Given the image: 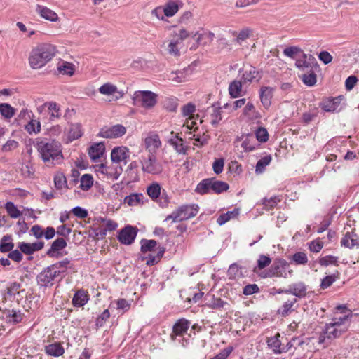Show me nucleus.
I'll return each mask as SVG.
<instances>
[{
	"label": "nucleus",
	"instance_id": "obj_48",
	"mask_svg": "<svg viewBox=\"0 0 359 359\" xmlns=\"http://www.w3.org/2000/svg\"><path fill=\"white\" fill-rule=\"evenodd\" d=\"M296 302L297 299L295 298H292V299L287 300L284 303L282 307L278 309V313L281 314L283 316H287L292 307L293 306Z\"/></svg>",
	"mask_w": 359,
	"mask_h": 359
},
{
	"label": "nucleus",
	"instance_id": "obj_27",
	"mask_svg": "<svg viewBox=\"0 0 359 359\" xmlns=\"http://www.w3.org/2000/svg\"><path fill=\"white\" fill-rule=\"evenodd\" d=\"M98 91L100 94L107 96H114L116 94L119 93L117 86L111 83H106L102 85L99 88Z\"/></svg>",
	"mask_w": 359,
	"mask_h": 359
},
{
	"label": "nucleus",
	"instance_id": "obj_1",
	"mask_svg": "<svg viewBox=\"0 0 359 359\" xmlns=\"http://www.w3.org/2000/svg\"><path fill=\"white\" fill-rule=\"evenodd\" d=\"M337 309H343L344 311L342 316H338L335 313L334 317L330 323H327L323 333L318 338V344H324L326 339H333L340 337L346 332L348 328V321L351 318V311L346 309L345 306H339Z\"/></svg>",
	"mask_w": 359,
	"mask_h": 359
},
{
	"label": "nucleus",
	"instance_id": "obj_32",
	"mask_svg": "<svg viewBox=\"0 0 359 359\" xmlns=\"http://www.w3.org/2000/svg\"><path fill=\"white\" fill-rule=\"evenodd\" d=\"M57 70L60 74L63 75L72 76L74 72V66L70 62H62L58 64Z\"/></svg>",
	"mask_w": 359,
	"mask_h": 359
},
{
	"label": "nucleus",
	"instance_id": "obj_17",
	"mask_svg": "<svg viewBox=\"0 0 359 359\" xmlns=\"http://www.w3.org/2000/svg\"><path fill=\"white\" fill-rule=\"evenodd\" d=\"M189 327V322L184 319H180L173 326L171 338L174 340L177 336H182L187 332Z\"/></svg>",
	"mask_w": 359,
	"mask_h": 359
},
{
	"label": "nucleus",
	"instance_id": "obj_36",
	"mask_svg": "<svg viewBox=\"0 0 359 359\" xmlns=\"http://www.w3.org/2000/svg\"><path fill=\"white\" fill-rule=\"evenodd\" d=\"M144 196L142 194H133L127 196L124 201L130 206L137 205L143 203Z\"/></svg>",
	"mask_w": 359,
	"mask_h": 359
},
{
	"label": "nucleus",
	"instance_id": "obj_26",
	"mask_svg": "<svg viewBox=\"0 0 359 359\" xmlns=\"http://www.w3.org/2000/svg\"><path fill=\"white\" fill-rule=\"evenodd\" d=\"M45 351L48 355L54 357H59L65 353V350L60 343H54L46 346Z\"/></svg>",
	"mask_w": 359,
	"mask_h": 359
},
{
	"label": "nucleus",
	"instance_id": "obj_8",
	"mask_svg": "<svg viewBox=\"0 0 359 359\" xmlns=\"http://www.w3.org/2000/svg\"><path fill=\"white\" fill-rule=\"evenodd\" d=\"M289 264L284 259L276 260L264 277H283L287 278L292 273V270H287Z\"/></svg>",
	"mask_w": 359,
	"mask_h": 359
},
{
	"label": "nucleus",
	"instance_id": "obj_64",
	"mask_svg": "<svg viewBox=\"0 0 359 359\" xmlns=\"http://www.w3.org/2000/svg\"><path fill=\"white\" fill-rule=\"evenodd\" d=\"M72 212L78 218L84 219L87 217L88 213L86 209L79 206L75 207L72 210Z\"/></svg>",
	"mask_w": 359,
	"mask_h": 359
},
{
	"label": "nucleus",
	"instance_id": "obj_60",
	"mask_svg": "<svg viewBox=\"0 0 359 359\" xmlns=\"http://www.w3.org/2000/svg\"><path fill=\"white\" fill-rule=\"evenodd\" d=\"M271 262V259L269 256L260 255L257 260V267L262 269L269 266Z\"/></svg>",
	"mask_w": 359,
	"mask_h": 359
},
{
	"label": "nucleus",
	"instance_id": "obj_16",
	"mask_svg": "<svg viewBox=\"0 0 359 359\" xmlns=\"http://www.w3.org/2000/svg\"><path fill=\"white\" fill-rule=\"evenodd\" d=\"M280 334H276L274 337H270L267 339V344L269 347L276 354L285 353L287 351V348L285 347H281L282 344L280 340Z\"/></svg>",
	"mask_w": 359,
	"mask_h": 359
},
{
	"label": "nucleus",
	"instance_id": "obj_24",
	"mask_svg": "<svg viewBox=\"0 0 359 359\" xmlns=\"http://www.w3.org/2000/svg\"><path fill=\"white\" fill-rule=\"evenodd\" d=\"M341 245L346 248H353L359 245V239L353 233H347L341 241Z\"/></svg>",
	"mask_w": 359,
	"mask_h": 359
},
{
	"label": "nucleus",
	"instance_id": "obj_57",
	"mask_svg": "<svg viewBox=\"0 0 359 359\" xmlns=\"http://www.w3.org/2000/svg\"><path fill=\"white\" fill-rule=\"evenodd\" d=\"M228 275L232 278L241 276V267L236 264H231L228 269Z\"/></svg>",
	"mask_w": 359,
	"mask_h": 359
},
{
	"label": "nucleus",
	"instance_id": "obj_49",
	"mask_svg": "<svg viewBox=\"0 0 359 359\" xmlns=\"http://www.w3.org/2000/svg\"><path fill=\"white\" fill-rule=\"evenodd\" d=\"M27 131L31 134L32 133H37L40 132L41 123L39 121L32 119L25 126Z\"/></svg>",
	"mask_w": 359,
	"mask_h": 359
},
{
	"label": "nucleus",
	"instance_id": "obj_28",
	"mask_svg": "<svg viewBox=\"0 0 359 359\" xmlns=\"http://www.w3.org/2000/svg\"><path fill=\"white\" fill-rule=\"evenodd\" d=\"M261 78L259 72L253 67H250L245 69L243 74V79L245 81L252 82L254 81H259Z\"/></svg>",
	"mask_w": 359,
	"mask_h": 359
},
{
	"label": "nucleus",
	"instance_id": "obj_2",
	"mask_svg": "<svg viewBox=\"0 0 359 359\" xmlns=\"http://www.w3.org/2000/svg\"><path fill=\"white\" fill-rule=\"evenodd\" d=\"M37 149L43 162L53 166L62 162L61 144L55 140H41L37 143Z\"/></svg>",
	"mask_w": 359,
	"mask_h": 359
},
{
	"label": "nucleus",
	"instance_id": "obj_29",
	"mask_svg": "<svg viewBox=\"0 0 359 359\" xmlns=\"http://www.w3.org/2000/svg\"><path fill=\"white\" fill-rule=\"evenodd\" d=\"M14 244L12 242L11 236L6 235L2 237L0 241V251L1 252H8L13 250Z\"/></svg>",
	"mask_w": 359,
	"mask_h": 359
},
{
	"label": "nucleus",
	"instance_id": "obj_56",
	"mask_svg": "<svg viewBox=\"0 0 359 359\" xmlns=\"http://www.w3.org/2000/svg\"><path fill=\"white\" fill-rule=\"evenodd\" d=\"M169 79L176 83H181L186 81V75L184 72L181 71L171 72L169 76Z\"/></svg>",
	"mask_w": 359,
	"mask_h": 359
},
{
	"label": "nucleus",
	"instance_id": "obj_7",
	"mask_svg": "<svg viewBox=\"0 0 359 359\" xmlns=\"http://www.w3.org/2000/svg\"><path fill=\"white\" fill-rule=\"evenodd\" d=\"M228 189L229 185L227 183L210 178L205 179L200 182L196 187V191L204 194L207 193L209 189H212L215 193L219 194L226 191Z\"/></svg>",
	"mask_w": 359,
	"mask_h": 359
},
{
	"label": "nucleus",
	"instance_id": "obj_50",
	"mask_svg": "<svg viewBox=\"0 0 359 359\" xmlns=\"http://www.w3.org/2000/svg\"><path fill=\"white\" fill-rule=\"evenodd\" d=\"M322 109L327 112H333L337 109L338 104L335 100H329L322 103Z\"/></svg>",
	"mask_w": 359,
	"mask_h": 359
},
{
	"label": "nucleus",
	"instance_id": "obj_22",
	"mask_svg": "<svg viewBox=\"0 0 359 359\" xmlns=\"http://www.w3.org/2000/svg\"><path fill=\"white\" fill-rule=\"evenodd\" d=\"M285 293L292 294L296 297H302L306 294V287L302 282L295 283L290 285Z\"/></svg>",
	"mask_w": 359,
	"mask_h": 359
},
{
	"label": "nucleus",
	"instance_id": "obj_53",
	"mask_svg": "<svg viewBox=\"0 0 359 359\" xmlns=\"http://www.w3.org/2000/svg\"><path fill=\"white\" fill-rule=\"evenodd\" d=\"M309 74H304L302 75V81L304 84L309 86H312L316 83V75L314 73L313 69L312 71H309Z\"/></svg>",
	"mask_w": 359,
	"mask_h": 359
},
{
	"label": "nucleus",
	"instance_id": "obj_14",
	"mask_svg": "<svg viewBox=\"0 0 359 359\" xmlns=\"http://www.w3.org/2000/svg\"><path fill=\"white\" fill-rule=\"evenodd\" d=\"M296 66L302 71L309 72L318 67L316 58L312 55L304 54L302 58L297 60Z\"/></svg>",
	"mask_w": 359,
	"mask_h": 359
},
{
	"label": "nucleus",
	"instance_id": "obj_46",
	"mask_svg": "<svg viewBox=\"0 0 359 359\" xmlns=\"http://www.w3.org/2000/svg\"><path fill=\"white\" fill-rule=\"evenodd\" d=\"M271 161V156H266L258 161L256 165L255 172L257 173H262L266 165Z\"/></svg>",
	"mask_w": 359,
	"mask_h": 359
},
{
	"label": "nucleus",
	"instance_id": "obj_41",
	"mask_svg": "<svg viewBox=\"0 0 359 359\" xmlns=\"http://www.w3.org/2000/svg\"><path fill=\"white\" fill-rule=\"evenodd\" d=\"M93 184V177L89 174L83 175L80 180V187L82 190L87 191Z\"/></svg>",
	"mask_w": 359,
	"mask_h": 359
},
{
	"label": "nucleus",
	"instance_id": "obj_43",
	"mask_svg": "<svg viewBox=\"0 0 359 359\" xmlns=\"http://www.w3.org/2000/svg\"><path fill=\"white\" fill-rule=\"evenodd\" d=\"M0 113L6 118H11L15 114V109L9 104H0Z\"/></svg>",
	"mask_w": 359,
	"mask_h": 359
},
{
	"label": "nucleus",
	"instance_id": "obj_9",
	"mask_svg": "<svg viewBox=\"0 0 359 359\" xmlns=\"http://www.w3.org/2000/svg\"><path fill=\"white\" fill-rule=\"evenodd\" d=\"M61 273L55 266H49L37 276V283L40 286L48 287L53 285L54 279Z\"/></svg>",
	"mask_w": 359,
	"mask_h": 359
},
{
	"label": "nucleus",
	"instance_id": "obj_10",
	"mask_svg": "<svg viewBox=\"0 0 359 359\" xmlns=\"http://www.w3.org/2000/svg\"><path fill=\"white\" fill-rule=\"evenodd\" d=\"M126 128L121 124H116L112 126H105L101 128L98 136L103 138H118L124 135Z\"/></svg>",
	"mask_w": 359,
	"mask_h": 359
},
{
	"label": "nucleus",
	"instance_id": "obj_12",
	"mask_svg": "<svg viewBox=\"0 0 359 359\" xmlns=\"http://www.w3.org/2000/svg\"><path fill=\"white\" fill-rule=\"evenodd\" d=\"M145 149L148 154H155L161 147V141L159 135L156 133H149L144 140Z\"/></svg>",
	"mask_w": 359,
	"mask_h": 359
},
{
	"label": "nucleus",
	"instance_id": "obj_31",
	"mask_svg": "<svg viewBox=\"0 0 359 359\" xmlns=\"http://www.w3.org/2000/svg\"><path fill=\"white\" fill-rule=\"evenodd\" d=\"M242 83L239 81H232L229 86V93L231 97L236 98L241 95Z\"/></svg>",
	"mask_w": 359,
	"mask_h": 359
},
{
	"label": "nucleus",
	"instance_id": "obj_23",
	"mask_svg": "<svg viewBox=\"0 0 359 359\" xmlns=\"http://www.w3.org/2000/svg\"><path fill=\"white\" fill-rule=\"evenodd\" d=\"M214 37L215 34L211 32H203L202 33L196 32L192 34V38L196 41L197 46L211 42Z\"/></svg>",
	"mask_w": 359,
	"mask_h": 359
},
{
	"label": "nucleus",
	"instance_id": "obj_5",
	"mask_svg": "<svg viewBox=\"0 0 359 359\" xmlns=\"http://www.w3.org/2000/svg\"><path fill=\"white\" fill-rule=\"evenodd\" d=\"M133 104L149 109L157 102V95L149 90L136 91L133 96Z\"/></svg>",
	"mask_w": 359,
	"mask_h": 359
},
{
	"label": "nucleus",
	"instance_id": "obj_61",
	"mask_svg": "<svg viewBox=\"0 0 359 359\" xmlns=\"http://www.w3.org/2000/svg\"><path fill=\"white\" fill-rule=\"evenodd\" d=\"M224 165V161L223 158L215 159L212 164V169L214 172L218 175L223 171Z\"/></svg>",
	"mask_w": 359,
	"mask_h": 359
},
{
	"label": "nucleus",
	"instance_id": "obj_21",
	"mask_svg": "<svg viewBox=\"0 0 359 359\" xmlns=\"http://www.w3.org/2000/svg\"><path fill=\"white\" fill-rule=\"evenodd\" d=\"M273 92V88L269 86H264L260 89L259 96L261 102L265 108H268L271 105Z\"/></svg>",
	"mask_w": 359,
	"mask_h": 359
},
{
	"label": "nucleus",
	"instance_id": "obj_58",
	"mask_svg": "<svg viewBox=\"0 0 359 359\" xmlns=\"http://www.w3.org/2000/svg\"><path fill=\"white\" fill-rule=\"evenodd\" d=\"M105 226H106V228L104 229H101L100 231V235L101 236V237H104L106 235V232L107 231L115 230L117 227V224L115 222H114L111 219H109V220L106 221ZM97 235L98 236L99 233H97Z\"/></svg>",
	"mask_w": 359,
	"mask_h": 359
},
{
	"label": "nucleus",
	"instance_id": "obj_63",
	"mask_svg": "<svg viewBox=\"0 0 359 359\" xmlns=\"http://www.w3.org/2000/svg\"><path fill=\"white\" fill-rule=\"evenodd\" d=\"M8 320L13 323H18L22 321V314L20 311H12V313L7 316Z\"/></svg>",
	"mask_w": 359,
	"mask_h": 359
},
{
	"label": "nucleus",
	"instance_id": "obj_59",
	"mask_svg": "<svg viewBox=\"0 0 359 359\" xmlns=\"http://www.w3.org/2000/svg\"><path fill=\"white\" fill-rule=\"evenodd\" d=\"M178 45L179 43H177L176 41L171 39L168 46V53L174 56L179 55L180 49Z\"/></svg>",
	"mask_w": 359,
	"mask_h": 359
},
{
	"label": "nucleus",
	"instance_id": "obj_52",
	"mask_svg": "<svg viewBox=\"0 0 359 359\" xmlns=\"http://www.w3.org/2000/svg\"><path fill=\"white\" fill-rule=\"evenodd\" d=\"M338 257L332 255H327L321 257L319 259V264L321 266H327L330 264L338 265Z\"/></svg>",
	"mask_w": 359,
	"mask_h": 359
},
{
	"label": "nucleus",
	"instance_id": "obj_40",
	"mask_svg": "<svg viewBox=\"0 0 359 359\" xmlns=\"http://www.w3.org/2000/svg\"><path fill=\"white\" fill-rule=\"evenodd\" d=\"M164 252H165L164 248H158V250L157 252L156 255H153L151 254L149 255L148 257H147V260L146 264L148 266H152V265L158 263L161 260V257H163Z\"/></svg>",
	"mask_w": 359,
	"mask_h": 359
},
{
	"label": "nucleus",
	"instance_id": "obj_38",
	"mask_svg": "<svg viewBox=\"0 0 359 359\" xmlns=\"http://www.w3.org/2000/svg\"><path fill=\"white\" fill-rule=\"evenodd\" d=\"M82 130L81 126L79 123H72L70 125V128L68 132V137L71 140L78 139L81 137Z\"/></svg>",
	"mask_w": 359,
	"mask_h": 359
},
{
	"label": "nucleus",
	"instance_id": "obj_25",
	"mask_svg": "<svg viewBox=\"0 0 359 359\" xmlns=\"http://www.w3.org/2000/svg\"><path fill=\"white\" fill-rule=\"evenodd\" d=\"M122 172V166L119 164L113 163L112 165L107 166V173L106 174V177L107 179L116 180L119 178Z\"/></svg>",
	"mask_w": 359,
	"mask_h": 359
},
{
	"label": "nucleus",
	"instance_id": "obj_19",
	"mask_svg": "<svg viewBox=\"0 0 359 359\" xmlns=\"http://www.w3.org/2000/svg\"><path fill=\"white\" fill-rule=\"evenodd\" d=\"M44 243L43 242H36L33 243H20L18 248L20 250L26 255H31L35 251H38L43 248Z\"/></svg>",
	"mask_w": 359,
	"mask_h": 359
},
{
	"label": "nucleus",
	"instance_id": "obj_51",
	"mask_svg": "<svg viewBox=\"0 0 359 359\" xmlns=\"http://www.w3.org/2000/svg\"><path fill=\"white\" fill-rule=\"evenodd\" d=\"M292 260L296 264H306L308 262V257L306 253L297 252L292 255Z\"/></svg>",
	"mask_w": 359,
	"mask_h": 359
},
{
	"label": "nucleus",
	"instance_id": "obj_39",
	"mask_svg": "<svg viewBox=\"0 0 359 359\" xmlns=\"http://www.w3.org/2000/svg\"><path fill=\"white\" fill-rule=\"evenodd\" d=\"M239 214L238 210L233 211H228L224 214H222L217 219V222L219 225H223L231 219L236 218Z\"/></svg>",
	"mask_w": 359,
	"mask_h": 359
},
{
	"label": "nucleus",
	"instance_id": "obj_54",
	"mask_svg": "<svg viewBox=\"0 0 359 359\" xmlns=\"http://www.w3.org/2000/svg\"><path fill=\"white\" fill-rule=\"evenodd\" d=\"M222 118L221 109L219 108L213 109L210 117V123L213 126H216L221 121Z\"/></svg>",
	"mask_w": 359,
	"mask_h": 359
},
{
	"label": "nucleus",
	"instance_id": "obj_30",
	"mask_svg": "<svg viewBox=\"0 0 359 359\" xmlns=\"http://www.w3.org/2000/svg\"><path fill=\"white\" fill-rule=\"evenodd\" d=\"M67 246V242L64 238H60L56 239L51 245L50 249L48 251L47 254L49 256H54L56 252L64 249Z\"/></svg>",
	"mask_w": 359,
	"mask_h": 359
},
{
	"label": "nucleus",
	"instance_id": "obj_37",
	"mask_svg": "<svg viewBox=\"0 0 359 359\" xmlns=\"http://www.w3.org/2000/svg\"><path fill=\"white\" fill-rule=\"evenodd\" d=\"M161 187L157 182L150 184L147 189V194L153 200H156L160 197Z\"/></svg>",
	"mask_w": 359,
	"mask_h": 359
},
{
	"label": "nucleus",
	"instance_id": "obj_35",
	"mask_svg": "<svg viewBox=\"0 0 359 359\" xmlns=\"http://www.w3.org/2000/svg\"><path fill=\"white\" fill-rule=\"evenodd\" d=\"M190 36V33L184 28H180L173 32L172 39L176 41L177 43H182Z\"/></svg>",
	"mask_w": 359,
	"mask_h": 359
},
{
	"label": "nucleus",
	"instance_id": "obj_62",
	"mask_svg": "<svg viewBox=\"0 0 359 359\" xmlns=\"http://www.w3.org/2000/svg\"><path fill=\"white\" fill-rule=\"evenodd\" d=\"M280 200L277 197H272L269 199H264L263 204L266 210H269L272 209L274 206H276Z\"/></svg>",
	"mask_w": 359,
	"mask_h": 359
},
{
	"label": "nucleus",
	"instance_id": "obj_3",
	"mask_svg": "<svg viewBox=\"0 0 359 359\" xmlns=\"http://www.w3.org/2000/svg\"><path fill=\"white\" fill-rule=\"evenodd\" d=\"M55 55V48L49 43H41L34 48L29 57L32 68L39 69L45 66Z\"/></svg>",
	"mask_w": 359,
	"mask_h": 359
},
{
	"label": "nucleus",
	"instance_id": "obj_20",
	"mask_svg": "<svg viewBox=\"0 0 359 359\" xmlns=\"http://www.w3.org/2000/svg\"><path fill=\"white\" fill-rule=\"evenodd\" d=\"M36 11L41 18L47 20L57 22L59 19L57 14L55 11L46 6L38 5Z\"/></svg>",
	"mask_w": 359,
	"mask_h": 359
},
{
	"label": "nucleus",
	"instance_id": "obj_33",
	"mask_svg": "<svg viewBox=\"0 0 359 359\" xmlns=\"http://www.w3.org/2000/svg\"><path fill=\"white\" fill-rule=\"evenodd\" d=\"M88 300V295L85 292L79 290L74 295L72 302L75 306H82L87 303Z\"/></svg>",
	"mask_w": 359,
	"mask_h": 359
},
{
	"label": "nucleus",
	"instance_id": "obj_11",
	"mask_svg": "<svg viewBox=\"0 0 359 359\" xmlns=\"http://www.w3.org/2000/svg\"><path fill=\"white\" fill-rule=\"evenodd\" d=\"M130 157L129 149L126 147H114L111 152V159L113 163L126 165Z\"/></svg>",
	"mask_w": 359,
	"mask_h": 359
},
{
	"label": "nucleus",
	"instance_id": "obj_34",
	"mask_svg": "<svg viewBox=\"0 0 359 359\" xmlns=\"http://www.w3.org/2000/svg\"><path fill=\"white\" fill-rule=\"evenodd\" d=\"M179 5L177 2L169 1L163 7V13L166 17H172L179 11Z\"/></svg>",
	"mask_w": 359,
	"mask_h": 359
},
{
	"label": "nucleus",
	"instance_id": "obj_42",
	"mask_svg": "<svg viewBox=\"0 0 359 359\" xmlns=\"http://www.w3.org/2000/svg\"><path fill=\"white\" fill-rule=\"evenodd\" d=\"M156 241L154 240H142L141 241V251L143 253L151 252L154 251L156 246Z\"/></svg>",
	"mask_w": 359,
	"mask_h": 359
},
{
	"label": "nucleus",
	"instance_id": "obj_18",
	"mask_svg": "<svg viewBox=\"0 0 359 359\" xmlns=\"http://www.w3.org/2000/svg\"><path fill=\"white\" fill-rule=\"evenodd\" d=\"M105 151V146L103 142L95 143L88 149V155L92 161H96L100 158Z\"/></svg>",
	"mask_w": 359,
	"mask_h": 359
},
{
	"label": "nucleus",
	"instance_id": "obj_47",
	"mask_svg": "<svg viewBox=\"0 0 359 359\" xmlns=\"http://www.w3.org/2000/svg\"><path fill=\"white\" fill-rule=\"evenodd\" d=\"M55 186L57 189H62L67 187V180L63 173L58 172L54 177Z\"/></svg>",
	"mask_w": 359,
	"mask_h": 359
},
{
	"label": "nucleus",
	"instance_id": "obj_15",
	"mask_svg": "<svg viewBox=\"0 0 359 359\" xmlns=\"http://www.w3.org/2000/svg\"><path fill=\"white\" fill-rule=\"evenodd\" d=\"M137 236V230L135 227L128 226L119 232L118 241L125 245L131 244Z\"/></svg>",
	"mask_w": 359,
	"mask_h": 359
},
{
	"label": "nucleus",
	"instance_id": "obj_6",
	"mask_svg": "<svg viewBox=\"0 0 359 359\" xmlns=\"http://www.w3.org/2000/svg\"><path fill=\"white\" fill-rule=\"evenodd\" d=\"M142 170L151 175H160L163 171V165L155 154L141 156L140 158Z\"/></svg>",
	"mask_w": 359,
	"mask_h": 359
},
{
	"label": "nucleus",
	"instance_id": "obj_44",
	"mask_svg": "<svg viewBox=\"0 0 359 359\" xmlns=\"http://www.w3.org/2000/svg\"><path fill=\"white\" fill-rule=\"evenodd\" d=\"M177 140H171L170 144L175 147V151L180 154H185L187 151V147L184 145L183 140L182 138L176 137Z\"/></svg>",
	"mask_w": 359,
	"mask_h": 359
},
{
	"label": "nucleus",
	"instance_id": "obj_13",
	"mask_svg": "<svg viewBox=\"0 0 359 359\" xmlns=\"http://www.w3.org/2000/svg\"><path fill=\"white\" fill-rule=\"evenodd\" d=\"M37 109L39 113H42L43 111H47L51 121H54L55 118H59L61 116L59 105L53 102H46L39 106Z\"/></svg>",
	"mask_w": 359,
	"mask_h": 359
},
{
	"label": "nucleus",
	"instance_id": "obj_45",
	"mask_svg": "<svg viewBox=\"0 0 359 359\" xmlns=\"http://www.w3.org/2000/svg\"><path fill=\"white\" fill-rule=\"evenodd\" d=\"M5 208L9 216L12 218H18L21 215L20 211L12 202H7L5 205Z\"/></svg>",
	"mask_w": 359,
	"mask_h": 359
},
{
	"label": "nucleus",
	"instance_id": "obj_4",
	"mask_svg": "<svg viewBox=\"0 0 359 359\" xmlns=\"http://www.w3.org/2000/svg\"><path fill=\"white\" fill-rule=\"evenodd\" d=\"M198 205H182L170 215H168L164 222L172 220V222H180L194 217L198 213Z\"/></svg>",
	"mask_w": 359,
	"mask_h": 359
},
{
	"label": "nucleus",
	"instance_id": "obj_55",
	"mask_svg": "<svg viewBox=\"0 0 359 359\" xmlns=\"http://www.w3.org/2000/svg\"><path fill=\"white\" fill-rule=\"evenodd\" d=\"M338 278H339L338 273L337 275L332 274L330 276H327L322 280L321 283H320V287L322 289H326V288L329 287Z\"/></svg>",
	"mask_w": 359,
	"mask_h": 359
}]
</instances>
